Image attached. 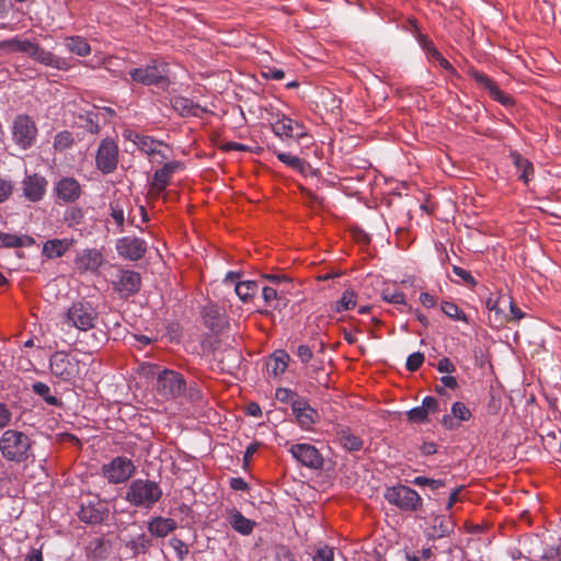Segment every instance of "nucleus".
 <instances>
[{
    "mask_svg": "<svg viewBox=\"0 0 561 561\" xmlns=\"http://www.w3.org/2000/svg\"><path fill=\"white\" fill-rule=\"evenodd\" d=\"M0 453L7 461L25 462L33 457V440L24 432L7 430L0 437Z\"/></svg>",
    "mask_w": 561,
    "mask_h": 561,
    "instance_id": "f257e3e1",
    "label": "nucleus"
},
{
    "mask_svg": "<svg viewBox=\"0 0 561 561\" xmlns=\"http://www.w3.org/2000/svg\"><path fill=\"white\" fill-rule=\"evenodd\" d=\"M158 482L149 479H136L127 488L124 499L133 506L150 510L162 497Z\"/></svg>",
    "mask_w": 561,
    "mask_h": 561,
    "instance_id": "f03ea898",
    "label": "nucleus"
},
{
    "mask_svg": "<svg viewBox=\"0 0 561 561\" xmlns=\"http://www.w3.org/2000/svg\"><path fill=\"white\" fill-rule=\"evenodd\" d=\"M150 374L156 379L154 389L161 398L175 399L183 393L186 382L180 373L154 366Z\"/></svg>",
    "mask_w": 561,
    "mask_h": 561,
    "instance_id": "7ed1b4c3",
    "label": "nucleus"
},
{
    "mask_svg": "<svg viewBox=\"0 0 561 561\" xmlns=\"http://www.w3.org/2000/svg\"><path fill=\"white\" fill-rule=\"evenodd\" d=\"M99 318L96 309L87 301L73 302L64 314V324L80 331L93 329Z\"/></svg>",
    "mask_w": 561,
    "mask_h": 561,
    "instance_id": "20e7f679",
    "label": "nucleus"
},
{
    "mask_svg": "<svg viewBox=\"0 0 561 561\" xmlns=\"http://www.w3.org/2000/svg\"><path fill=\"white\" fill-rule=\"evenodd\" d=\"M385 499L391 505L404 512H415L422 507V497L419 493L403 484L387 488Z\"/></svg>",
    "mask_w": 561,
    "mask_h": 561,
    "instance_id": "39448f33",
    "label": "nucleus"
},
{
    "mask_svg": "<svg viewBox=\"0 0 561 561\" xmlns=\"http://www.w3.org/2000/svg\"><path fill=\"white\" fill-rule=\"evenodd\" d=\"M273 133L283 140L300 141L308 136L306 127L280 112L271 113L268 118Z\"/></svg>",
    "mask_w": 561,
    "mask_h": 561,
    "instance_id": "423d86ee",
    "label": "nucleus"
},
{
    "mask_svg": "<svg viewBox=\"0 0 561 561\" xmlns=\"http://www.w3.org/2000/svg\"><path fill=\"white\" fill-rule=\"evenodd\" d=\"M136 472L133 460L125 456H117L101 468L102 476L108 483L119 484L128 481Z\"/></svg>",
    "mask_w": 561,
    "mask_h": 561,
    "instance_id": "0eeeda50",
    "label": "nucleus"
},
{
    "mask_svg": "<svg viewBox=\"0 0 561 561\" xmlns=\"http://www.w3.org/2000/svg\"><path fill=\"white\" fill-rule=\"evenodd\" d=\"M49 367L51 374L60 380L72 381L80 374L81 363L65 352H56L50 357Z\"/></svg>",
    "mask_w": 561,
    "mask_h": 561,
    "instance_id": "6e6552de",
    "label": "nucleus"
},
{
    "mask_svg": "<svg viewBox=\"0 0 561 561\" xmlns=\"http://www.w3.org/2000/svg\"><path fill=\"white\" fill-rule=\"evenodd\" d=\"M37 131V126L31 116L20 114L14 118L12 138L20 148L24 150L31 148L35 144Z\"/></svg>",
    "mask_w": 561,
    "mask_h": 561,
    "instance_id": "1a4fd4ad",
    "label": "nucleus"
},
{
    "mask_svg": "<svg viewBox=\"0 0 561 561\" xmlns=\"http://www.w3.org/2000/svg\"><path fill=\"white\" fill-rule=\"evenodd\" d=\"M108 513L106 502L98 495H89L81 500L78 517L85 524L96 525L103 523Z\"/></svg>",
    "mask_w": 561,
    "mask_h": 561,
    "instance_id": "9d476101",
    "label": "nucleus"
},
{
    "mask_svg": "<svg viewBox=\"0 0 561 561\" xmlns=\"http://www.w3.org/2000/svg\"><path fill=\"white\" fill-rule=\"evenodd\" d=\"M118 163V146L112 138L101 140L96 156L95 165L103 174L114 172Z\"/></svg>",
    "mask_w": 561,
    "mask_h": 561,
    "instance_id": "9b49d317",
    "label": "nucleus"
},
{
    "mask_svg": "<svg viewBox=\"0 0 561 561\" xmlns=\"http://www.w3.org/2000/svg\"><path fill=\"white\" fill-rule=\"evenodd\" d=\"M129 76L134 82L144 85L159 84L167 80L164 67L157 61H151L145 67L131 69Z\"/></svg>",
    "mask_w": 561,
    "mask_h": 561,
    "instance_id": "f8f14e48",
    "label": "nucleus"
},
{
    "mask_svg": "<svg viewBox=\"0 0 561 561\" xmlns=\"http://www.w3.org/2000/svg\"><path fill=\"white\" fill-rule=\"evenodd\" d=\"M130 140L140 151L149 157L151 162L162 163L164 160L169 159V156L161 149V147L168 149V146L163 141L139 134H134Z\"/></svg>",
    "mask_w": 561,
    "mask_h": 561,
    "instance_id": "ddd939ff",
    "label": "nucleus"
},
{
    "mask_svg": "<svg viewBox=\"0 0 561 561\" xmlns=\"http://www.w3.org/2000/svg\"><path fill=\"white\" fill-rule=\"evenodd\" d=\"M293 457L301 465L311 468L319 469L323 465V458L319 450L310 444H295L289 449Z\"/></svg>",
    "mask_w": 561,
    "mask_h": 561,
    "instance_id": "4468645a",
    "label": "nucleus"
},
{
    "mask_svg": "<svg viewBox=\"0 0 561 561\" xmlns=\"http://www.w3.org/2000/svg\"><path fill=\"white\" fill-rule=\"evenodd\" d=\"M116 251L124 259L138 261L145 255L147 244L137 237H123L116 242Z\"/></svg>",
    "mask_w": 561,
    "mask_h": 561,
    "instance_id": "2eb2a0df",
    "label": "nucleus"
},
{
    "mask_svg": "<svg viewBox=\"0 0 561 561\" xmlns=\"http://www.w3.org/2000/svg\"><path fill=\"white\" fill-rule=\"evenodd\" d=\"M183 169V163L180 161L165 162L162 168L154 171L151 181V191L159 195L169 185L171 178L175 172Z\"/></svg>",
    "mask_w": 561,
    "mask_h": 561,
    "instance_id": "dca6fc26",
    "label": "nucleus"
},
{
    "mask_svg": "<svg viewBox=\"0 0 561 561\" xmlns=\"http://www.w3.org/2000/svg\"><path fill=\"white\" fill-rule=\"evenodd\" d=\"M33 60L58 70H67L68 62L65 58L58 57L44 49L39 44L33 42L27 54Z\"/></svg>",
    "mask_w": 561,
    "mask_h": 561,
    "instance_id": "f3484780",
    "label": "nucleus"
},
{
    "mask_svg": "<svg viewBox=\"0 0 561 561\" xmlns=\"http://www.w3.org/2000/svg\"><path fill=\"white\" fill-rule=\"evenodd\" d=\"M470 76L482 89L489 92L493 100L500 102L503 105H511L513 103V99L508 94H505L503 91H501L496 83L486 75L477 70H471Z\"/></svg>",
    "mask_w": 561,
    "mask_h": 561,
    "instance_id": "a211bd4d",
    "label": "nucleus"
},
{
    "mask_svg": "<svg viewBox=\"0 0 561 561\" xmlns=\"http://www.w3.org/2000/svg\"><path fill=\"white\" fill-rule=\"evenodd\" d=\"M141 278L139 273L134 271H119L114 282L115 289L125 297L134 295L140 288Z\"/></svg>",
    "mask_w": 561,
    "mask_h": 561,
    "instance_id": "6ab92c4d",
    "label": "nucleus"
},
{
    "mask_svg": "<svg viewBox=\"0 0 561 561\" xmlns=\"http://www.w3.org/2000/svg\"><path fill=\"white\" fill-rule=\"evenodd\" d=\"M56 195L65 203L76 202L81 195V185L75 178H62L55 187Z\"/></svg>",
    "mask_w": 561,
    "mask_h": 561,
    "instance_id": "aec40b11",
    "label": "nucleus"
},
{
    "mask_svg": "<svg viewBox=\"0 0 561 561\" xmlns=\"http://www.w3.org/2000/svg\"><path fill=\"white\" fill-rule=\"evenodd\" d=\"M47 181L38 174L27 175L23 181L24 196L31 202H38L46 191Z\"/></svg>",
    "mask_w": 561,
    "mask_h": 561,
    "instance_id": "412c9836",
    "label": "nucleus"
},
{
    "mask_svg": "<svg viewBox=\"0 0 561 561\" xmlns=\"http://www.w3.org/2000/svg\"><path fill=\"white\" fill-rule=\"evenodd\" d=\"M293 413L305 430L311 428L318 417L317 411L305 399L293 402Z\"/></svg>",
    "mask_w": 561,
    "mask_h": 561,
    "instance_id": "4be33fe9",
    "label": "nucleus"
},
{
    "mask_svg": "<svg viewBox=\"0 0 561 561\" xmlns=\"http://www.w3.org/2000/svg\"><path fill=\"white\" fill-rule=\"evenodd\" d=\"M285 293V288H276L274 286H264L262 288V297L265 305L275 310H282L287 306L288 299Z\"/></svg>",
    "mask_w": 561,
    "mask_h": 561,
    "instance_id": "5701e85b",
    "label": "nucleus"
},
{
    "mask_svg": "<svg viewBox=\"0 0 561 561\" xmlns=\"http://www.w3.org/2000/svg\"><path fill=\"white\" fill-rule=\"evenodd\" d=\"M289 363V355L284 350L275 351L265 363L268 375L278 377L285 373Z\"/></svg>",
    "mask_w": 561,
    "mask_h": 561,
    "instance_id": "b1692460",
    "label": "nucleus"
},
{
    "mask_svg": "<svg viewBox=\"0 0 561 561\" xmlns=\"http://www.w3.org/2000/svg\"><path fill=\"white\" fill-rule=\"evenodd\" d=\"M227 520L237 533L243 536L250 535L255 526L254 520L244 517L241 512L236 508L227 512Z\"/></svg>",
    "mask_w": 561,
    "mask_h": 561,
    "instance_id": "393cba45",
    "label": "nucleus"
},
{
    "mask_svg": "<svg viewBox=\"0 0 561 561\" xmlns=\"http://www.w3.org/2000/svg\"><path fill=\"white\" fill-rule=\"evenodd\" d=\"M103 263V255L95 249H87L79 253L77 264L84 271H96Z\"/></svg>",
    "mask_w": 561,
    "mask_h": 561,
    "instance_id": "a878e982",
    "label": "nucleus"
},
{
    "mask_svg": "<svg viewBox=\"0 0 561 561\" xmlns=\"http://www.w3.org/2000/svg\"><path fill=\"white\" fill-rule=\"evenodd\" d=\"M178 524L172 518L165 517H154L148 523V530L151 535L156 537H165L174 529H176Z\"/></svg>",
    "mask_w": 561,
    "mask_h": 561,
    "instance_id": "bb28decb",
    "label": "nucleus"
},
{
    "mask_svg": "<svg viewBox=\"0 0 561 561\" xmlns=\"http://www.w3.org/2000/svg\"><path fill=\"white\" fill-rule=\"evenodd\" d=\"M72 242V240L68 239L48 240L43 245V254L48 259L60 257L69 250Z\"/></svg>",
    "mask_w": 561,
    "mask_h": 561,
    "instance_id": "cd10ccee",
    "label": "nucleus"
},
{
    "mask_svg": "<svg viewBox=\"0 0 561 561\" xmlns=\"http://www.w3.org/2000/svg\"><path fill=\"white\" fill-rule=\"evenodd\" d=\"M451 414L453 415H444L442 420L443 425L448 430H453L457 426V424L454 422V419H458L459 421H468L471 417L470 410L462 402H455L453 404Z\"/></svg>",
    "mask_w": 561,
    "mask_h": 561,
    "instance_id": "c85d7f7f",
    "label": "nucleus"
},
{
    "mask_svg": "<svg viewBox=\"0 0 561 561\" xmlns=\"http://www.w3.org/2000/svg\"><path fill=\"white\" fill-rule=\"evenodd\" d=\"M336 436L340 445L348 451H358L363 448V439L346 427L340 428Z\"/></svg>",
    "mask_w": 561,
    "mask_h": 561,
    "instance_id": "c756f323",
    "label": "nucleus"
},
{
    "mask_svg": "<svg viewBox=\"0 0 561 561\" xmlns=\"http://www.w3.org/2000/svg\"><path fill=\"white\" fill-rule=\"evenodd\" d=\"M64 44L68 51L79 57H87L91 54L92 50L88 41L79 35L65 37Z\"/></svg>",
    "mask_w": 561,
    "mask_h": 561,
    "instance_id": "7c9ffc66",
    "label": "nucleus"
},
{
    "mask_svg": "<svg viewBox=\"0 0 561 561\" xmlns=\"http://www.w3.org/2000/svg\"><path fill=\"white\" fill-rule=\"evenodd\" d=\"M511 158L513 164L516 167L517 171L519 172L518 178L523 180L525 184H528V182L531 180L534 175V165L533 163L524 158L520 153L517 151H511Z\"/></svg>",
    "mask_w": 561,
    "mask_h": 561,
    "instance_id": "2f4dec72",
    "label": "nucleus"
},
{
    "mask_svg": "<svg viewBox=\"0 0 561 561\" xmlns=\"http://www.w3.org/2000/svg\"><path fill=\"white\" fill-rule=\"evenodd\" d=\"M34 243V239L26 234L0 232V248H25Z\"/></svg>",
    "mask_w": 561,
    "mask_h": 561,
    "instance_id": "473e14b6",
    "label": "nucleus"
},
{
    "mask_svg": "<svg viewBox=\"0 0 561 561\" xmlns=\"http://www.w3.org/2000/svg\"><path fill=\"white\" fill-rule=\"evenodd\" d=\"M111 543L102 537L92 539L87 547V554L94 560H103L110 553Z\"/></svg>",
    "mask_w": 561,
    "mask_h": 561,
    "instance_id": "72a5a7b5",
    "label": "nucleus"
},
{
    "mask_svg": "<svg viewBox=\"0 0 561 561\" xmlns=\"http://www.w3.org/2000/svg\"><path fill=\"white\" fill-rule=\"evenodd\" d=\"M507 300V297L505 295H499L497 297H489L485 300V307L490 312L494 313V321L496 325H503L506 320L508 319V316L503 312L500 305L505 304Z\"/></svg>",
    "mask_w": 561,
    "mask_h": 561,
    "instance_id": "f704fd0d",
    "label": "nucleus"
},
{
    "mask_svg": "<svg viewBox=\"0 0 561 561\" xmlns=\"http://www.w3.org/2000/svg\"><path fill=\"white\" fill-rule=\"evenodd\" d=\"M171 103L173 108L182 116H197L202 111L199 105L184 96H174Z\"/></svg>",
    "mask_w": 561,
    "mask_h": 561,
    "instance_id": "c9c22d12",
    "label": "nucleus"
},
{
    "mask_svg": "<svg viewBox=\"0 0 561 561\" xmlns=\"http://www.w3.org/2000/svg\"><path fill=\"white\" fill-rule=\"evenodd\" d=\"M32 43L33 42L30 39H22L21 37L15 36L9 39L0 41V50L5 53L28 54Z\"/></svg>",
    "mask_w": 561,
    "mask_h": 561,
    "instance_id": "e433bc0d",
    "label": "nucleus"
},
{
    "mask_svg": "<svg viewBox=\"0 0 561 561\" xmlns=\"http://www.w3.org/2000/svg\"><path fill=\"white\" fill-rule=\"evenodd\" d=\"M152 546V540L149 536L140 534L135 538L126 541V547L130 549L133 556L145 554Z\"/></svg>",
    "mask_w": 561,
    "mask_h": 561,
    "instance_id": "4c0bfd02",
    "label": "nucleus"
},
{
    "mask_svg": "<svg viewBox=\"0 0 561 561\" xmlns=\"http://www.w3.org/2000/svg\"><path fill=\"white\" fill-rule=\"evenodd\" d=\"M259 290V285L255 280L237 282L234 291L243 302L249 301Z\"/></svg>",
    "mask_w": 561,
    "mask_h": 561,
    "instance_id": "58836bf2",
    "label": "nucleus"
},
{
    "mask_svg": "<svg viewBox=\"0 0 561 561\" xmlns=\"http://www.w3.org/2000/svg\"><path fill=\"white\" fill-rule=\"evenodd\" d=\"M32 390L49 405L60 407L62 404L56 396L50 394L49 386L42 381L34 382Z\"/></svg>",
    "mask_w": 561,
    "mask_h": 561,
    "instance_id": "ea45409f",
    "label": "nucleus"
},
{
    "mask_svg": "<svg viewBox=\"0 0 561 561\" xmlns=\"http://www.w3.org/2000/svg\"><path fill=\"white\" fill-rule=\"evenodd\" d=\"M420 43L423 45L424 49H426L431 54V56L439 62L440 67H443L444 69L448 70L451 73L455 72V69L451 66V64L446 58H444V56L434 47L433 43L430 39H427L424 36H421Z\"/></svg>",
    "mask_w": 561,
    "mask_h": 561,
    "instance_id": "a19ab883",
    "label": "nucleus"
},
{
    "mask_svg": "<svg viewBox=\"0 0 561 561\" xmlns=\"http://www.w3.org/2000/svg\"><path fill=\"white\" fill-rule=\"evenodd\" d=\"M453 523L446 519L444 516H437L434 518L432 536L443 538L448 536L453 531Z\"/></svg>",
    "mask_w": 561,
    "mask_h": 561,
    "instance_id": "79ce46f5",
    "label": "nucleus"
},
{
    "mask_svg": "<svg viewBox=\"0 0 561 561\" xmlns=\"http://www.w3.org/2000/svg\"><path fill=\"white\" fill-rule=\"evenodd\" d=\"M442 311L450 319L468 323L467 314L454 302L444 301L440 306Z\"/></svg>",
    "mask_w": 561,
    "mask_h": 561,
    "instance_id": "37998d69",
    "label": "nucleus"
},
{
    "mask_svg": "<svg viewBox=\"0 0 561 561\" xmlns=\"http://www.w3.org/2000/svg\"><path fill=\"white\" fill-rule=\"evenodd\" d=\"M356 306V294L353 290H345L342 297L336 301L334 310L342 312L351 310Z\"/></svg>",
    "mask_w": 561,
    "mask_h": 561,
    "instance_id": "c03bdc74",
    "label": "nucleus"
},
{
    "mask_svg": "<svg viewBox=\"0 0 561 561\" xmlns=\"http://www.w3.org/2000/svg\"><path fill=\"white\" fill-rule=\"evenodd\" d=\"M73 144L72 134L68 130H62L55 136L54 148L62 151L71 147Z\"/></svg>",
    "mask_w": 561,
    "mask_h": 561,
    "instance_id": "a18cd8bd",
    "label": "nucleus"
},
{
    "mask_svg": "<svg viewBox=\"0 0 561 561\" xmlns=\"http://www.w3.org/2000/svg\"><path fill=\"white\" fill-rule=\"evenodd\" d=\"M276 157L280 162L295 170L302 171L306 164V162L299 157L291 156L285 152H277Z\"/></svg>",
    "mask_w": 561,
    "mask_h": 561,
    "instance_id": "49530a36",
    "label": "nucleus"
},
{
    "mask_svg": "<svg viewBox=\"0 0 561 561\" xmlns=\"http://www.w3.org/2000/svg\"><path fill=\"white\" fill-rule=\"evenodd\" d=\"M111 217L115 221L118 230L117 232L124 231L125 215L124 209L118 202L111 203Z\"/></svg>",
    "mask_w": 561,
    "mask_h": 561,
    "instance_id": "de8ad7c7",
    "label": "nucleus"
},
{
    "mask_svg": "<svg viewBox=\"0 0 561 561\" xmlns=\"http://www.w3.org/2000/svg\"><path fill=\"white\" fill-rule=\"evenodd\" d=\"M385 301L393 305H405V295L401 291L385 289L381 294Z\"/></svg>",
    "mask_w": 561,
    "mask_h": 561,
    "instance_id": "09e8293b",
    "label": "nucleus"
},
{
    "mask_svg": "<svg viewBox=\"0 0 561 561\" xmlns=\"http://www.w3.org/2000/svg\"><path fill=\"white\" fill-rule=\"evenodd\" d=\"M427 414L423 405L411 409L407 412V417L412 423H423L427 421Z\"/></svg>",
    "mask_w": 561,
    "mask_h": 561,
    "instance_id": "8fccbe9b",
    "label": "nucleus"
},
{
    "mask_svg": "<svg viewBox=\"0 0 561 561\" xmlns=\"http://www.w3.org/2000/svg\"><path fill=\"white\" fill-rule=\"evenodd\" d=\"M424 359L423 353L415 352L408 357L405 367L410 371H416L424 363Z\"/></svg>",
    "mask_w": 561,
    "mask_h": 561,
    "instance_id": "3c124183",
    "label": "nucleus"
},
{
    "mask_svg": "<svg viewBox=\"0 0 561 561\" xmlns=\"http://www.w3.org/2000/svg\"><path fill=\"white\" fill-rule=\"evenodd\" d=\"M276 399L280 402H289L293 407V402L296 400H302V398L298 397L295 392L289 389L279 388L276 390Z\"/></svg>",
    "mask_w": 561,
    "mask_h": 561,
    "instance_id": "603ef678",
    "label": "nucleus"
},
{
    "mask_svg": "<svg viewBox=\"0 0 561 561\" xmlns=\"http://www.w3.org/2000/svg\"><path fill=\"white\" fill-rule=\"evenodd\" d=\"M334 551L329 546H323L317 549L313 561H333Z\"/></svg>",
    "mask_w": 561,
    "mask_h": 561,
    "instance_id": "864d4df0",
    "label": "nucleus"
},
{
    "mask_svg": "<svg viewBox=\"0 0 561 561\" xmlns=\"http://www.w3.org/2000/svg\"><path fill=\"white\" fill-rule=\"evenodd\" d=\"M506 302L510 305V313L506 322L519 321L525 317V313L517 307L512 298L507 297Z\"/></svg>",
    "mask_w": 561,
    "mask_h": 561,
    "instance_id": "5fc2aeb1",
    "label": "nucleus"
},
{
    "mask_svg": "<svg viewBox=\"0 0 561 561\" xmlns=\"http://www.w3.org/2000/svg\"><path fill=\"white\" fill-rule=\"evenodd\" d=\"M413 483L416 484V485H427L430 486L432 490H437L442 486L445 485V483L442 481V480H434V479H430V478H426V477H416L414 480H413Z\"/></svg>",
    "mask_w": 561,
    "mask_h": 561,
    "instance_id": "6e6d98bb",
    "label": "nucleus"
},
{
    "mask_svg": "<svg viewBox=\"0 0 561 561\" xmlns=\"http://www.w3.org/2000/svg\"><path fill=\"white\" fill-rule=\"evenodd\" d=\"M13 192V184L10 180L0 176V203L7 201Z\"/></svg>",
    "mask_w": 561,
    "mask_h": 561,
    "instance_id": "4d7b16f0",
    "label": "nucleus"
},
{
    "mask_svg": "<svg viewBox=\"0 0 561 561\" xmlns=\"http://www.w3.org/2000/svg\"><path fill=\"white\" fill-rule=\"evenodd\" d=\"M12 421V412L10 408L3 403L0 402V430L5 428L10 425Z\"/></svg>",
    "mask_w": 561,
    "mask_h": 561,
    "instance_id": "13d9d810",
    "label": "nucleus"
},
{
    "mask_svg": "<svg viewBox=\"0 0 561 561\" xmlns=\"http://www.w3.org/2000/svg\"><path fill=\"white\" fill-rule=\"evenodd\" d=\"M453 272L457 276H459L466 284L471 285V286H476L477 280L470 274V272H468V271H466V270H463L462 267H459V266H454L453 267Z\"/></svg>",
    "mask_w": 561,
    "mask_h": 561,
    "instance_id": "bf43d9fd",
    "label": "nucleus"
},
{
    "mask_svg": "<svg viewBox=\"0 0 561 561\" xmlns=\"http://www.w3.org/2000/svg\"><path fill=\"white\" fill-rule=\"evenodd\" d=\"M437 370L440 373L451 374L456 370V366L448 357H443L437 363Z\"/></svg>",
    "mask_w": 561,
    "mask_h": 561,
    "instance_id": "052dcab7",
    "label": "nucleus"
},
{
    "mask_svg": "<svg viewBox=\"0 0 561 561\" xmlns=\"http://www.w3.org/2000/svg\"><path fill=\"white\" fill-rule=\"evenodd\" d=\"M297 356L302 363H308L313 356L312 350L308 345H299L296 352Z\"/></svg>",
    "mask_w": 561,
    "mask_h": 561,
    "instance_id": "680f3d73",
    "label": "nucleus"
},
{
    "mask_svg": "<svg viewBox=\"0 0 561 561\" xmlns=\"http://www.w3.org/2000/svg\"><path fill=\"white\" fill-rule=\"evenodd\" d=\"M423 408L426 411V414L435 413L438 410V402L434 397H425L422 402Z\"/></svg>",
    "mask_w": 561,
    "mask_h": 561,
    "instance_id": "e2e57ef3",
    "label": "nucleus"
},
{
    "mask_svg": "<svg viewBox=\"0 0 561 561\" xmlns=\"http://www.w3.org/2000/svg\"><path fill=\"white\" fill-rule=\"evenodd\" d=\"M230 488L234 491H248L249 484L245 482L243 478H231L230 479Z\"/></svg>",
    "mask_w": 561,
    "mask_h": 561,
    "instance_id": "0e129e2a",
    "label": "nucleus"
},
{
    "mask_svg": "<svg viewBox=\"0 0 561 561\" xmlns=\"http://www.w3.org/2000/svg\"><path fill=\"white\" fill-rule=\"evenodd\" d=\"M540 561H561V551L559 549L550 548L542 554Z\"/></svg>",
    "mask_w": 561,
    "mask_h": 561,
    "instance_id": "69168bd1",
    "label": "nucleus"
},
{
    "mask_svg": "<svg viewBox=\"0 0 561 561\" xmlns=\"http://www.w3.org/2000/svg\"><path fill=\"white\" fill-rule=\"evenodd\" d=\"M83 217L81 209H71L66 215V221H68L69 225L79 224Z\"/></svg>",
    "mask_w": 561,
    "mask_h": 561,
    "instance_id": "338daca9",
    "label": "nucleus"
},
{
    "mask_svg": "<svg viewBox=\"0 0 561 561\" xmlns=\"http://www.w3.org/2000/svg\"><path fill=\"white\" fill-rule=\"evenodd\" d=\"M420 302L426 308H434L437 304V299L428 293H422L420 295Z\"/></svg>",
    "mask_w": 561,
    "mask_h": 561,
    "instance_id": "774afa93",
    "label": "nucleus"
}]
</instances>
